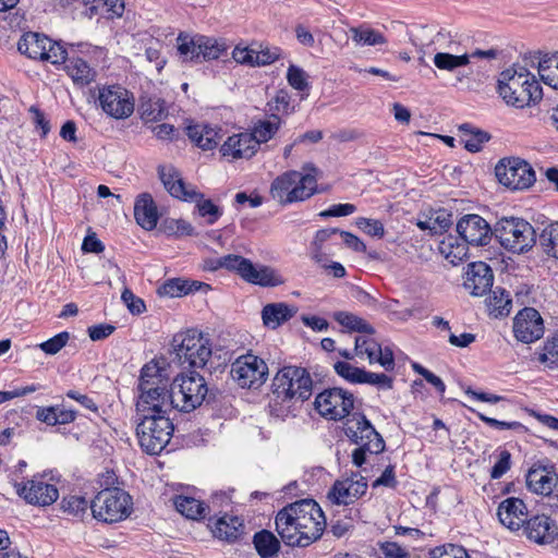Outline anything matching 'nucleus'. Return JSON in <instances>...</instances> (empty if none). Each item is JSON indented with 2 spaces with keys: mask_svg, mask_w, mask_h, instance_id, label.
I'll list each match as a JSON object with an SVG mask.
<instances>
[{
  "mask_svg": "<svg viewBox=\"0 0 558 558\" xmlns=\"http://www.w3.org/2000/svg\"><path fill=\"white\" fill-rule=\"evenodd\" d=\"M173 362L182 367L202 368L210 377L219 378L226 373L227 363L215 364L209 341L197 330L190 329L173 336L171 341Z\"/></svg>",
  "mask_w": 558,
  "mask_h": 558,
  "instance_id": "1",
  "label": "nucleus"
},
{
  "mask_svg": "<svg viewBox=\"0 0 558 558\" xmlns=\"http://www.w3.org/2000/svg\"><path fill=\"white\" fill-rule=\"evenodd\" d=\"M220 397L221 391L213 386L204 375L191 371L189 374L182 373L173 379L170 404H173V410L189 413L203 403L217 404Z\"/></svg>",
  "mask_w": 558,
  "mask_h": 558,
  "instance_id": "2",
  "label": "nucleus"
},
{
  "mask_svg": "<svg viewBox=\"0 0 558 558\" xmlns=\"http://www.w3.org/2000/svg\"><path fill=\"white\" fill-rule=\"evenodd\" d=\"M497 93L508 106L515 108L535 105L543 97L542 86L524 66L504 70L497 80Z\"/></svg>",
  "mask_w": 558,
  "mask_h": 558,
  "instance_id": "3",
  "label": "nucleus"
},
{
  "mask_svg": "<svg viewBox=\"0 0 558 558\" xmlns=\"http://www.w3.org/2000/svg\"><path fill=\"white\" fill-rule=\"evenodd\" d=\"M271 388L276 402L303 403L312 396L314 384L306 368L289 365L277 372Z\"/></svg>",
  "mask_w": 558,
  "mask_h": 558,
  "instance_id": "4",
  "label": "nucleus"
},
{
  "mask_svg": "<svg viewBox=\"0 0 558 558\" xmlns=\"http://www.w3.org/2000/svg\"><path fill=\"white\" fill-rule=\"evenodd\" d=\"M168 414L136 412V436L146 453L158 454L169 444L174 426Z\"/></svg>",
  "mask_w": 558,
  "mask_h": 558,
  "instance_id": "5",
  "label": "nucleus"
},
{
  "mask_svg": "<svg viewBox=\"0 0 558 558\" xmlns=\"http://www.w3.org/2000/svg\"><path fill=\"white\" fill-rule=\"evenodd\" d=\"M317 181L314 175L290 170L277 177L270 185V195L281 205L302 202L316 193Z\"/></svg>",
  "mask_w": 558,
  "mask_h": 558,
  "instance_id": "6",
  "label": "nucleus"
},
{
  "mask_svg": "<svg viewBox=\"0 0 558 558\" xmlns=\"http://www.w3.org/2000/svg\"><path fill=\"white\" fill-rule=\"evenodd\" d=\"M495 238L502 247L517 254L530 251L536 243L533 226L515 217L499 219L495 225Z\"/></svg>",
  "mask_w": 558,
  "mask_h": 558,
  "instance_id": "7",
  "label": "nucleus"
},
{
  "mask_svg": "<svg viewBox=\"0 0 558 558\" xmlns=\"http://www.w3.org/2000/svg\"><path fill=\"white\" fill-rule=\"evenodd\" d=\"M93 517L106 523L125 519L132 509V498L123 489L113 487L99 492L90 502Z\"/></svg>",
  "mask_w": 558,
  "mask_h": 558,
  "instance_id": "8",
  "label": "nucleus"
},
{
  "mask_svg": "<svg viewBox=\"0 0 558 558\" xmlns=\"http://www.w3.org/2000/svg\"><path fill=\"white\" fill-rule=\"evenodd\" d=\"M177 40L178 51L183 61L194 63L216 60L227 50L225 43L214 37L198 34L190 36L189 34L180 33Z\"/></svg>",
  "mask_w": 558,
  "mask_h": 558,
  "instance_id": "9",
  "label": "nucleus"
},
{
  "mask_svg": "<svg viewBox=\"0 0 558 558\" xmlns=\"http://www.w3.org/2000/svg\"><path fill=\"white\" fill-rule=\"evenodd\" d=\"M495 174L500 184L513 191L526 190L536 181L532 166L519 157L500 159L495 167Z\"/></svg>",
  "mask_w": 558,
  "mask_h": 558,
  "instance_id": "10",
  "label": "nucleus"
},
{
  "mask_svg": "<svg viewBox=\"0 0 558 558\" xmlns=\"http://www.w3.org/2000/svg\"><path fill=\"white\" fill-rule=\"evenodd\" d=\"M229 374L241 388L257 389L268 378V366L259 356L246 353L231 364Z\"/></svg>",
  "mask_w": 558,
  "mask_h": 558,
  "instance_id": "11",
  "label": "nucleus"
},
{
  "mask_svg": "<svg viewBox=\"0 0 558 558\" xmlns=\"http://www.w3.org/2000/svg\"><path fill=\"white\" fill-rule=\"evenodd\" d=\"M314 408L327 420L341 421L350 416L354 408V396L342 388H328L317 393Z\"/></svg>",
  "mask_w": 558,
  "mask_h": 558,
  "instance_id": "12",
  "label": "nucleus"
},
{
  "mask_svg": "<svg viewBox=\"0 0 558 558\" xmlns=\"http://www.w3.org/2000/svg\"><path fill=\"white\" fill-rule=\"evenodd\" d=\"M305 527L304 536L317 542L326 530V517L320 506L311 498L300 499L283 507Z\"/></svg>",
  "mask_w": 558,
  "mask_h": 558,
  "instance_id": "13",
  "label": "nucleus"
},
{
  "mask_svg": "<svg viewBox=\"0 0 558 558\" xmlns=\"http://www.w3.org/2000/svg\"><path fill=\"white\" fill-rule=\"evenodd\" d=\"M225 265L236 268V274L246 282L260 287H277L283 279L270 267H256L248 258L235 254L226 255Z\"/></svg>",
  "mask_w": 558,
  "mask_h": 558,
  "instance_id": "14",
  "label": "nucleus"
},
{
  "mask_svg": "<svg viewBox=\"0 0 558 558\" xmlns=\"http://www.w3.org/2000/svg\"><path fill=\"white\" fill-rule=\"evenodd\" d=\"M98 100L101 109L114 119L129 118L134 111L133 95L121 85L100 88Z\"/></svg>",
  "mask_w": 558,
  "mask_h": 558,
  "instance_id": "15",
  "label": "nucleus"
},
{
  "mask_svg": "<svg viewBox=\"0 0 558 558\" xmlns=\"http://www.w3.org/2000/svg\"><path fill=\"white\" fill-rule=\"evenodd\" d=\"M457 232L468 244L485 246L489 244L492 238L495 236V227L492 228L480 215L469 214L464 215L458 221Z\"/></svg>",
  "mask_w": 558,
  "mask_h": 558,
  "instance_id": "16",
  "label": "nucleus"
},
{
  "mask_svg": "<svg viewBox=\"0 0 558 558\" xmlns=\"http://www.w3.org/2000/svg\"><path fill=\"white\" fill-rule=\"evenodd\" d=\"M14 487L20 497L34 506H49L59 497L58 488L44 482L41 476H34L22 483L15 482Z\"/></svg>",
  "mask_w": 558,
  "mask_h": 558,
  "instance_id": "17",
  "label": "nucleus"
},
{
  "mask_svg": "<svg viewBox=\"0 0 558 558\" xmlns=\"http://www.w3.org/2000/svg\"><path fill=\"white\" fill-rule=\"evenodd\" d=\"M275 525L281 541L289 547H307L314 543L313 538L304 536L306 531L303 524L283 508L277 512Z\"/></svg>",
  "mask_w": 558,
  "mask_h": 558,
  "instance_id": "18",
  "label": "nucleus"
},
{
  "mask_svg": "<svg viewBox=\"0 0 558 558\" xmlns=\"http://www.w3.org/2000/svg\"><path fill=\"white\" fill-rule=\"evenodd\" d=\"M515 338L523 343H531L544 333V322L541 314L533 307H524L513 319Z\"/></svg>",
  "mask_w": 558,
  "mask_h": 558,
  "instance_id": "19",
  "label": "nucleus"
},
{
  "mask_svg": "<svg viewBox=\"0 0 558 558\" xmlns=\"http://www.w3.org/2000/svg\"><path fill=\"white\" fill-rule=\"evenodd\" d=\"M522 527L526 537L539 545L551 544L558 537V524L546 514L527 517Z\"/></svg>",
  "mask_w": 558,
  "mask_h": 558,
  "instance_id": "20",
  "label": "nucleus"
},
{
  "mask_svg": "<svg viewBox=\"0 0 558 558\" xmlns=\"http://www.w3.org/2000/svg\"><path fill=\"white\" fill-rule=\"evenodd\" d=\"M525 480L531 492L548 496L558 483V474L553 463L543 464L538 461L529 470Z\"/></svg>",
  "mask_w": 558,
  "mask_h": 558,
  "instance_id": "21",
  "label": "nucleus"
},
{
  "mask_svg": "<svg viewBox=\"0 0 558 558\" xmlns=\"http://www.w3.org/2000/svg\"><path fill=\"white\" fill-rule=\"evenodd\" d=\"M367 490L366 478L350 477L342 481H336L327 494V498L335 505L348 506L355 499L365 495Z\"/></svg>",
  "mask_w": 558,
  "mask_h": 558,
  "instance_id": "22",
  "label": "nucleus"
},
{
  "mask_svg": "<svg viewBox=\"0 0 558 558\" xmlns=\"http://www.w3.org/2000/svg\"><path fill=\"white\" fill-rule=\"evenodd\" d=\"M344 435L352 444H367L375 441L383 436L375 429L373 424L361 412L351 413L343 426Z\"/></svg>",
  "mask_w": 558,
  "mask_h": 558,
  "instance_id": "23",
  "label": "nucleus"
},
{
  "mask_svg": "<svg viewBox=\"0 0 558 558\" xmlns=\"http://www.w3.org/2000/svg\"><path fill=\"white\" fill-rule=\"evenodd\" d=\"M494 274L492 268L484 262H474L468 265L465 272L464 288L470 290L474 296H482L492 290Z\"/></svg>",
  "mask_w": 558,
  "mask_h": 558,
  "instance_id": "24",
  "label": "nucleus"
},
{
  "mask_svg": "<svg viewBox=\"0 0 558 558\" xmlns=\"http://www.w3.org/2000/svg\"><path fill=\"white\" fill-rule=\"evenodd\" d=\"M500 523L511 531H519L529 513L524 501L517 497H509L502 500L497 509Z\"/></svg>",
  "mask_w": 558,
  "mask_h": 558,
  "instance_id": "25",
  "label": "nucleus"
},
{
  "mask_svg": "<svg viewBox=\"0 0 558 558\" xmlns=\"http://www.w3.org/2000/svg\"><path fill=\"white\" fill-rule=\"evenodd\" d=\"M140 398L136 403V412L138 413H169L173 410V404H170L172 400V384L170 388H166L162 392L153 388L149 390V395L144 390H140Z\"/></svg>",
  "mask_w": 558,
  "mask_h": 558,
  "instance_id": "26",
  "label": "nucleus"
},
{
  "mask_svg": "<svg viewBox=\"0 0 558 558\" xmlns=\"http://www.w3.org/2000/svg\"><path fill=\"white\" fill-rule=\"evenodd\" d=\"M170 385L166 369L157 362L150 361L142 367L138 379V390H144L147 396L149 395V390H153L154 387L162 392L166 388H170Z\"/></svg>",
  "mask_w": 558,
  "mask_h": 558,
  "instance_id": "27",
  "label": "nucleus"
},
{
  "mask_svg": "<svg viewBox=\"0 0 558 558\" xmlns=\"http://www.w3.org/2000/svg\"><path fill=\"white\" fill-rule=\"evenodd\" d=\"M220 151L232 158H251L257 151V142L250 133L234 134L222 144Z\"/></svg>",
  "mask_w": 558,
  "mask_h": 558,
  "instance_id": "28",
  "label": "nucleus"
},
{
  "mask_svg": "<svg viewBox=\"0 0 558 558\" xmlns=\"http://www.w3.org/2000/svg\"><path fill=\"white\" fill-rule=\"evenodd\" d=\"M134 218L143 229L153 230L158 222V209L153 196L149 193H142L136 197L134 204Z\"/></svg>",
  "mask_w": 558,
  "mask_h": 558,
  "instance_id": "29",
  "label": "nucleus"
},
{
  "mask_svg": "<svg viewBox=\"0 0 558 558\" xmlns=\"http://www.w3.org/2000/svg\"><path fill=\"white\" fill-rule=\"evenodd\" d=\"M158 174L165 189L171 196L186 201V197H189L191 193V189L187 187L181 178L180 172L174 167L159 166Z\"/></svg>",
  "mask_w": 558,
  "mask_h": 558,
  "instance_id": "30",
  "label": "nucleus"
},
{
  "mask_svg": "<svg viewBox=\"0 0 558 558\" xmlns=\"http://www.w3.org/2000/svg\"><path fill=\"white\" fill-rule=\"evenodd\" d=\"M243 520L236 515L229 514H225L223 517L217 519L211 526L214 536L229 543H234L238 541L243 534Z\"/></svg>",
  "mask_w": 558,
  "mask_h": 558,
  "instance_id": "31",
  "label": "nucleus"
},
{
  "mask_svg": "<svg viewBox=\"0 0 558 558\" xmlns=\"http://www.w3.org/2000/svg\"><path fill=\"white\" fill-rule=\"evenodd\" d=\"M50 38L44 34L27 32L17 41V50L29 59L40 60L45 56V48L49 46Z\"/></svg>",
  "mask_w": 558,
  "mask_h": 558,
  "instance_id": "32",
  "label": "nucleus"
},
{
  "mask_svg": "<svg viewBox=\"0 0 558 558\" xmlns=\"http://www.w3.org/2000/svg\"><path fill=\"white\" fill-rule=\"evenodd\" d=\"M296 311L295 306L288 305L287 303H269L263 307V323L265 326L276 329L292 318Z\"/></svg>",
  "mask_w": 558,
  "mask_h": 558,
  "instance_id": "33",
  "label": "nucleus"
},
{
  "mask_svg": "<svg viewBox=\"0 0 558 558\" xmlns=\"http://www.w3.org/2000/svg\"><path fill=\"white\" fill-rule=\"evenodd\" d=\"M459 131L461 133V141L464 144V148L470 153H477L483 149L485 143L489 142L492 135L474 126L471 123H463L459 125Z\"/></svg>",
  "mask_w": 558,
  "mask_h": 558,
  "instance_id": "34",
  "label": "nucleus"
},
{
  "mask_svg": "<svg viewBox=\"0 0 558 558\" xmlns=\"http://www.w3.org/2000/svg\"><path fill=\"white\" fill-rule=\"evenodd\" d=\"M253 545L260 558H274L280 551V541L268 530H260L253 536Z\"/></svg>",
  "mask_w": 558,
  "mask_h": 558,
  "instance_id": "35",
  "label": "nucleus"
},
{
  "mask_svg": "<svg viewBox=\"0 0 558 558\" xmlns=\"http://www.w3.org/2000/svg\"><path fill=\"white\" fill-rule=\"evenodd\" d=\"M187 202H194L196 204L197 213L201 217L206 218L208 225H214L221 216L222 209L213 203L211 199H206L203 193L191 189Z\"/></svg>",
  "mask_w": 558,
  "mask_h": 558,
  "instance_id": "36",
  "label": "nucleus"
},
{
  "mask_svg": "<svg viewBox=\"0 0 558 558\" xmlns=\"http://www.w3.org/2000/svg\"><path fill=\"white\" fill-rule=\"evenodd\" d=\"M174 506L181 514L192 520L204 519L209 512V508L205 502L193 497L179 496L174 501Z\"/></svg>",
  "mask_w": 558,
  "mask_h": 558,
  "instance_id": "37",
  "label": "nucleus"
},
{
  "mask_svg": "<svg viewBox=\"0 0 558 558\" xmlns=\"http://www.w3.org/2000/svg\"><path fill=\"white\" fill-rule=\"evenodd\" d=\"M138 111L146 122L160 121L167 116L166 102L159 97H141Z\"/></svg>",
  "mask_w": 558,
  "mask_h": 558,
  "instance_id": "38",
  "label": "nucleus"
},
{
  "mask_svg": "<svg viewBox=\"0 0 558 558\" xmlns=\"http://www.w3.org/2000/svg\"><path fill=\"white\" fill-rule=\"evenodd\" d=\"M538 74L545 84L558 89V51L538 58Z\"/></svg>",
  "mask_w": 558,
  "mask_h": 558,
  "instance_id": "39",
  "label": "nucleus"
},
{
  "mask_svg": "<svg viewBox=\"0 0 558 558\" xmlns=\"http://www.w3.org/2000/svg\"><path fill=\"white\" fill-rule=\"evenodd\" d=\"M511 304L512 300L509 293L500 287H497L486 300L489 314L496 318L508 316L511 311Z\"/></svg>",
  "mask_w": 558,
  "mask_h": 558,
  "instance_id": "40",
  "label": "nucleus"
},
{
  "mask_svg": "<svg viewBox=\"0 0 558 558\" xmlns=\"http://www.w3.org/2000/svg\"><path fill=\"white\" fill-rule=\"evenodd\" d=\"M333 319L351 332H360L366 335L375 333L374 327L355 314L339 311L333 313Z\"/></svg>",
  "mask_w": 558,
  "mask_h": 558,
  "instance_id": "41",
  "label": "nucleus"
},
{
  "mask_svg": "<svg viewBox=\"0 0 558 558\" xmlns=\"http://www.w3.org/2000/svg\"><path fill=\"white\" fill-rule=\"evenodd\" d=\"M68 74L72 77L73 82L82 86L89 84L95 76V72L88 63L82 58L70 60L65 65Z\"/></svg>",
  "mask_w": 558,
  "mask_h": 558,
  "instance_id": "42",
  "label": "nucleus"
},
{
  "mask_svg": "<svg viewBox=\"0 0 558 558\" xmlns=\"http://www.w3.org/2000/svg\"><path fill=\"white\" fill-rule=\"evenodd\" d=\"M350 33L352 40L360 46H376L387 41L380 32L365 25L351 27Z\"/></svg>",
  "mask_w": 558,
  "mask_h": 558,
  "instance_id": "43",
  "label": "nucleus"
},
{
  "mask_svg": "<svg viewBox=\"0 0 558 558\" xmlns=\"http://www.w3.org/2000/svg\"><path fill=\"white\" fill-rule=\"evenodd\" d=\"M272 120H259L253 132L250 133L251 137L257 142V148L260 143H266L277 133L280 126V118L276 114L271 116Z\"/></svg>",
  "mask_w": 558,
  "mask_h": 558,
  "instance_id": "44",
  "label": "nucleus"
},
{
  "mask_svg": "<svg viewBox=\"0 0 558 558\" xmlns=\"http://www.w3.org/2000/svg\"><path fill=\"white\" fill-rule=\"evenodd\" d=\"M538 241L546 255L558 259V221L544 228Z\"/></svg>",
  "mask_w": 558,
  "mask_h": 558,
  "instance_id": "45",
  "label": "nucleus"
},
{
  "mask_svg": "<svg viewBox=\"0 0 558 558\" xmlns=\"http://www.w3.org/2000/svg\"><path fill=\"white\" fill-rule=\"evenodd\" d=\"M365 354L368 357L369 363L377 362L386 371H392L395 368V357L391 349H381L378 342H372L369 348L365 349Z\"/></svg>",
  "mask_w": 558,
  "mask_h": 558,
  "instance_id": "46",
  "label": "nucleus"
},
{
  "mask_svg": "<svg viewBox=\"0 0 558 558\" xmlns=\"http://www.w3.org/2000/svg\"><path fill=\"white\" fill-rule=\"evenodd\" d=\"M355 448L352 452V462L355 466L361 468L366 462L367 453L378 454L385 450L384 438H377L375 441H367V444H355Z\"/></svg>",
  "mask_w": 558,
  "mask_h": 558,
  "instance_id": "47",
  "label": "nucleus"
},
{
  "mask_svg": "<svg viewBox=\"0 0 558 558\" xmlns=\"http://www.w3.org/2000/svg\"><path fill=\"white\" fill-rule=\"evenodd\" d=\"M470 56L464 53L454 56L447 52H438L434 57V63L439 70L453 71L457 68L469 64Z\"/></svg>",
  "mask_w": 558,
  "mask_h": 558,
  "instance_id": "48",
  "label": "nucleus"
},
{
  "mask_svg": "<svg viewBox=\"0 0 558 558\" xmlns=\"http://www.w3.org/2000/svg\"><path fill=\"white\" fill-rule=\"evenodd\" d=\"M337 375L352 384H364L366 371L351 365L348 362L338 361L333 365Z\"/></svg>",
  "mask_w": 558,
  "mask_h": 558,
  "instance_id": "49",
  "label": "nucleus"
},
{
  "mask_svg": "<svg viewBox=\"0 0 558 558\" xmlns=\"http://www.w3.org/2000/svg\"><path fill=\"white\" fill-rule=\"evenodd\" d=\"M161 296L180 298L189 294L186 279L172 278L166 280L157 290Z\"/></svg>",
  "mask_w": 558,
  "mask_h": 558,
  "instance_id": "50",
  "label": "nucleus"
},
{
  "mask_svg": "<svg viewBox=\"0 0 558 558\" xmlns=\"http://www.w3.org/2000/svg\"><path fill=\"white\" fill-rule=\"evenodd\" d=\"M162 228L165 233L168 235H174V236H193L197 235L195 232L194 227L184 219H172L168 218L163 221Z\"/></svg>",
  "mask_w": 558,
  "mask_h": 558,
  "instance_id": "51",
  "label": "nucleus"
},
{
  "mask_svg": "<svg viewBox=\"0 0 558 558\" xmlns=\"http://www.w3.org/2000/svg\"><path fill=\"white\" fill-rule=\"evenodd\" d=\"M428 558H470L466 549L460 545L445 544L428 551Z\"/></svg>",
  "mask_w": 558,
  "mask_h": 558,
  "instance_id": "52",
  "label": "nucleus"
},
{
  "mask_svg": "<svg viewBox=\"0 0 558 558\" xmlns=\"http://www.w3.org/2000/svg\"><path fill=\"white\" fill-rule=\"evenodd\" d=\"M45 50V56H43L41 61L58 65L64 63L68 59L66 49L60 43L52 39H50V44L46 46Z\"/></svg>",
  "mask_w": 558,
  "mask_h": 558,
  "instance_id": "53",
  "label": "nucleus"
},
{
  "mask_svg": "<svg viewBox=\"0 0 558 558\" xmlns=\"http://www.w3.org/2000/svg\"><path fill=\"white\" fill-rule=\"evenodd\" d=\"M88 507V501L81 496H69L62 499L61 508L74 517H82Z\"/></svg>",
  "mask_w": 558,
  "mask_h": 558,
  "instance_id": "54",
  "label": "nucleus"
},
{
  "mask_svg": "<svg viewBox=\"0 0 558 558\" xmlns=\"http://www.w3.org/2000/svg\"><path fill=\"white\" fill-rule=\"evenodd\" d=\"M287 80L289 85L296 90L303 92L310 88L306 72L294 64L288 68Z\"/></svg>",
  "mask_w": 558,
  "mask_h": 558,
  "instance_id": "55",
  "label": "nucleus"
},
{
  "mask_svg": "<svg viewBox=\"0 0 558 558\" xmlns=\"http://www.w3.org/2000/svg\"><path fill=\"white\" fill-rule=\"evenodd\" d=\"M355 225L359 229L371 236L381 239L385 235L384 225L379 220L360 217L356 219Z\"/></svg>",
  "mask_w": 558,
  "mask_h": 558,
  "instance_id": "56",
  "label": "nucleus"
},
{
  "mask_svg": "<svg viewBox=\"0 0 558 558\" xmlns=\"http://www.w3.org/2000/svg\"><path fill=\"white\" fill-rule=\"evenodd\" d=\"M538 362L548 364L549 367L558 365V338L545 342L543 352L538 354Z\"/></svg>",
  "mask_w": 558,
  "mask_h": 558,
  "instance_id": "57",
  "label": "nucleus"
},
{
  "mask_svg": "<svg viewBox=\"0 0 558 558\" xmlns=\"http://www.w3.org/2000/svg\"><path fill=\"white\" fill-rule=\"evenodd\" d=\"M70 339V333L68 331H62L52 338L48 339L47 341H44L39 344V348L46 353V354H57L65 344L68 343Z\"/></svg>",
  "mask_w": 558,
  "mask_h": 558,
  "instance_id": "58",
  "label": "nucleus"
},
{
  "mask_svg": "<svg viewBox=\"0 0 558 558\" xmlns=\"http://www.w3.org/2000/svg\"><path fill=\"white\" fill-rule=\"evenodd\" d=\"M121 299L133 315H140L146 310L144 301L128 288L122 291Z\"/></svg>",
  "mask_w": 558,
  "mask_h": 558,
  "instance_id": "59",
  "label": "nucleus"
},
{
  "mask_svg": "<svg viewBox=\"0 0 558 558\" xmlns=\"http://www.w3.org/2000/svg\"><path fill=\"white\" fill-rule=\"evenodd\" d=\"M511 466V453L508 450H501L498 460L490 470L493 480L500 478Z\"/></svg>",
  "mask_w": 558,
  "mask_h": 558,
  "instance_id": "60",
  "label": "nucleus"
},
{
  "mask_svg": "<svg viewBox=\"0 0 558 558\" xmlns=\"http://www.w3.org/2000/svg\"><path fill=\"white\" fill-rule=\"evenodd\" d=\"M259 48L260 49L257 50V53H255V59H254V62L257 66L270 64V63L275 62L276 60H278L280 57V49L277 47L263 48L260 45Z\"/></svg>",
  "mask_w": 558,
  "mask_h": 558,
  "instance_id": "61",
  "label": "nucleus"
},
{
  "mask_svg": "<svg viewBox=\"0 0 558 558\" xmlns=\"http://www.w3.org/2000/svg\"><path fill=\"white\" fill-rule=\"evenodd\" d=\"M364 384L377 386L379 389H392L393 378L384 373L377 374L366 371Z\"/></svg>",
  "mask_w": 558,
  "mask_h": 558,
  "instance_id": "62",
  "label": "nucleus"
},
{
  "mask_svg": "<svg viewBox=\"0 0 558 558\" xmlns=\"http://www.w3.org/2000/svg\"><path fill=\"white\" fill-rule=\"evenodd\" d=\"M116 330L111 324H98L88 327L87 333L93 341H100L108 338Z\"/></svg>",
  "mask_w": 558,
  "mask_h": 558,
  "instance_id": "63",
  "label": "nucleus"
},
{
  "mask_svg": "<svg viewBox=\"0 0 558 558\" xmlns=\"http://www.w3.org/2000/svg\"><path fill=\"white\" fill-rule=\"evenodd\" d=\"M385 558H409L411 555L395 542H386L380 546Z\"/></svg>",
  "mask_w": 558,
  "mask_h": 558,
  "instance_id": "64",
  "label": "nucleus"
}]
</instances>
